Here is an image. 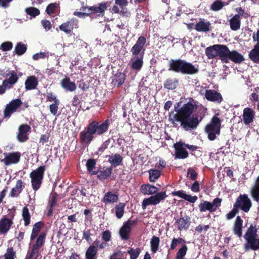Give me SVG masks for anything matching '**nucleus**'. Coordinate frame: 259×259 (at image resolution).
Returning a JSON list of instances; mask_svg holds the SVG:
<instances>
[{"mask_svg": "<svg viewBox=\"0 0 259 259\" xmlns=\"http://www.w3.org/2000/svg\"><path fill=\"white\" fill-rule=\"evenodd\" d=\"M205 53L208 59L218 57L224 63H228L231 61L235 64H240L244 60L242 55L236 50L230 51L224 45L217 44L208 47L205 49Z\"/></svg>", "mask_w": 259, "mask_h": 259, "instance_id": "f257e3e1", "label": "nucleus"}, {"mask_svg": "<svg viewBox=\"0 0 259 259\" xmlns=\"http://www.w3.org/2000/svg\"><path fill=\"white\" fill-rule=\"evenodd\" d=\"M110 126L109 119L103 122L94 120L90 121L84 130L79 134V140L83 146H88L97 137L105 135Z\"/></svg>", "mask_w": 259, "mask_h": 259, "instance_id": "f03ea898", "label": "nucleus"}, {"mask_svg": "<svg viewBox=\"0 0 259 259\" xmlns=\"http://www.w3.org/2000/svg\"><path fill=\"white\" fill-rule=\"evenodd\" d=\"M158 190L159 189L157 187L149 184H143L141 186V192L143 194H155L143 200L142 207L143 210H145L149 205H156L158 204L167 197L165 191L158 192Z\"/></svg>", "mask_w": 259, "mask_h": 259, "instance_id": "7ed1b4c3", "label": "nucleus"}, {"mask_svg": "<svg viewBox=\"0 0 259 259\" xmlns=\"http://www.w3.org/2000/svg\"><path fill=\"white\" fill-rule=\"evenodd\" d=\"M22 75V73L18 72L17 70H10L9 69L6 70L1 69L0 75L5 77L6 79L0 85V95L5 94L7 90L12 89Z\"/></svg>", "mask_w": 259, "mask_h": 259, "instance_id": "20e7f679", "label": "nucleus"}, {"mask_svg": "<svg viewBox=\"0 0 259 259\" xmlns=\"http://www.w3.org/2000/svg\"><path fill=\"white\" fill-rule=\"evenodd\" d=\"M168 70L189 75L196 74L199 71L198 68L192 63L180 59H171L169 63Z\"/></svg>", "mask_w": 259, "mask_h": 259, "instance_id": "39448f33", "label": "nucleus"}, {"mask_svg": "<svg viewBox=\"0 0 259 259\" xmlns=\"http://www.w3.org/2000/svg\"><path fill=\"white\" fill-rule=\"evenodd\" d=\"M257 232L256 225H251L246 230L244 235L246 240V243L244 244V248L246 251L259 250V238H257L258 236Z\"/></svg>", "mask_w": 259, "mask_h": 259, "instance_id": "423d86ee", "label": "nucleus"}, {"mask_svg": "<svg viewBox=\"0 0 259 259\" xmlns=\"http://www.w3.org/2000/svg\"><path fill=\"white\" fill-rule=\"evenodd\" d=\"M221 127V119L216 115L213 116L205 127V132L207 134L208 139L210 141L214 140L216 136L220 134Z\"/></svg>", "mask_w": 259, "mask_h": 259, "instance_id": "0eeeda50", "label": "nucleus"}, {"mask_svg": "<svg viewBox=\"0 0 259 259\" xmlns=\"http://www.w3.org/2000/svg\"><path fill=\"white\" fill-rule=\"evenodd\" d=\"M46 166H40L29 174L32 189L36 191L41 187L46 170Z\"/></svg>", "mask_w": 259, "mask_h": 259, "instance_id": "6e6552de", "label": "nucleus"}, {"mask_svg": "<svg viewBox=\"0 0 259 259\" xmlns=\"http://www.w3.org/2000/svg\"><path fill=\"white\" fill-rule=\"evenodd\" d=\"M46 236L47 233L45 232L40 233V235L36 239L35 243L32 245L29 253L27 255L26 259L37 258L40 255L39 249L44 246L45 243Z\"/></svg>", "mask_w": 259, "mask_h": 259, "instance_id": "1a4fd4ad", "label": "nucleus"}, {"mask_svg": "<svg viewBox=\"0 0 259 259\" xmlns=\"http://www.w3.org/2000/svg\"><path fill=\"white\" fill-rule=\"evenodd\" d=\"M233 205L239 211L248 212L252 206V202L248 196L246 194H240L237 198Z\"/></svg>", "mask_w": 259, "mask_h": 259, "instance_id": "9d476101", "label": "nucleus"}, {"mask_svg": "<svg viewBox=\"0 0 259 259\" xmlns=\"http://www.w3.org/2000/svg\"><path fill=\"white\" fill-rule=\"evenodd\" d=\"M194 110V105L191 102H188L184 104L183 106L178 110L177 112L174 115L175 120L177 121H181L185 117H188L192 115Z\"/></svg>", "mask_w": 259, "mask_h": 259, "instance_id": "9b49d317", "label": "nucleus"}, {"mask_svg": "<svg viewBox=\"0 0 259 259\" xmlns=\"http://www.w3.org/2000/svg\"><path fill=\"white\" fill-rule=\"evenodd\" d=\"M14 216V212L8 215H3L2 218L0 219V234H7L13 227Z\"/></svg>", "mask_w": 259, "mask_h": 259, "instance_id": "f8f14e48", "label": "nucleus"}, {"mask_svg": "<svg viewBox=\"0 0 259 259\" xmlns=\"http://www.w3.org/2000/svg\"><path fill=\"white\" fill-rule=\"evenodd\" d=\"M146 38L144 36H140L138 37L135 44L132 47L131 52L132 57L144 56L145 45L146 43Z\"/></svg>", "mask_w": 259, "mask_h": 259, "instance_id": "ddd939ff", "label": "nucleus"}, {"mask_svg": "<svg viewBox=\"0 0 259 259\" xmlns=\"http://www.w3.org/2000/svg\"><path fill=\"white\" fill-rule=\"evenodd\" d=\"M22 105V102L19 98L12 100L7 104L4 110V118H10L12 114L17 111Z\"/></svg>", "mask_w": 259, "mask_h": 259, "instance_id": "4468645a", "label": "nucleus"}, {"mask_svg": "<svg viewBox=\"0 0 259 259\" xmlns=\"http://www.w3.org/2000/svg\"><path fill=\"white\" fill-rule=\"evenodd\" d=\"M108 7L107 2H102L98 3L97 5L93 6H86L82 7V10L83 11H86L88 10L89 12H91V15L93 14H97L98 17H103L105 15V12L107 10Z\"/></svg>", "mask_w": 259, "mask_h": 259, "instance_id": "2eb2a0df", "label": "nucleus"}, {"mask_svg": "<svg viewBox=\"0 0 259 259\" xmlns=\"http://www.w3.org/2000/svg\"><path fill=\"white\" fill-rule=\"evenodd\" d=\"M78 27L79 20L74 17L69 19L59 26L60 30L66 34L71 33L74 29H77Z\"/></svg>", "mask_w": 259, "mask_h": 259, "instance_id": "dca6fc26", "label": "nucleus"}, {"mask_svg": "<svg viewBox=\"0 0 259 259\" xmlns=\"http://www.w3.org/2000/svg\"><path fill=\"white\" fill-rule=\"evenodd\" d=\"M4 155L5 158L1 159V161L3 162L5 165L8 166L19 163L20 160L21 154L18 151L9 153L5 152Z\"/></svg>", "mask_w": 259, "mask_h": 259, "instance_id": "f3484780", "label": "nucleus"}, {"mask_svg": "<svg viewBox=\"0 0 259 259\" xmlns=\"http://www.w3.org/2000/svg\"><path fill=\"white\" fill-rule=\"evenodd\" d=\"M178 121L181 122V126L186 131L195 129L200 123L198 118L193 115H191L188 117H185Z\"/></svg>", "mask_w": 259, "mask_h": 259, "instance_id": "a211bd4d", "label": "nucleus"}, {"mask_svg": "<svg viewBox=\"0 0 259 259\" xmlns=\"http://www.w3.org/2000/svg\"><path fill=\"white\" fill-rule=\"evenodd\" d=\"M31 127L27 124H21L18 129L16 135L17 140L20 143H24L29 139V135L31 132Z\"/></svg>", "mask_w": 259, "mask_h": 259, "instance_id": "6ab92c4d", "label": "nucleus"}, {"mask_svg": "<svg viewBox=\"0 0 259 259\" xmlns=\"http://www.w3.org/2000/svg\"><path fill=\"white\" fill-rule=\"evenodd\" d=\"M185 143L178 142L174 144L175 149V159H185L189 156L188 151L184 148Z\"/></svg>", "mask_w": 259, "mask_h": 259, "instance_id": "aec40b11", "label": "nucleus"}, {"mask_svg": "<svg viewBox=\"0 0 259 259\" xmlns=\"http://www.w3.org/2000/svg\"><path fill=\"white\" fill-rule=\"evenodd\" d=\"M175 225L179 231L187 230L191 225V218L188 216L181 217L176 219Z\"/></svg>", "mask_w": 259, "mask_h": 259, "instance_id": "412c9836", "label": "nucleus"}, {"mask_svg": "<svg viewBox=\"0 0 259 259\" xmlns=\"http://www.w3.org/2000/svg\"><path fill=\"white\" fill-rule=\"evenodd\" d=\"M205 97L208 101L218 103H221L223 101L221 94L214 90H206Z\"/></svg>", "mask_w": 259, "mask_h": 259, "instance_id": "4be33fe9", "label": "nucleus"}, {"mask_svg": "<svg viewBox=\"0 0 259 259\" xmlns=\"http://www.w3.org/2000/svg\"><path fill=\"white\" fill-rule=\"evenodd\" d=\"M254 111L250 108L244 109L243 112V121L245 125H248L253 121L254 119Z\"/></svg>", "mask_w": 259, "mask_h": 259, "instance_id": "5701e85b", "label": "nucleus"}, {"mask_svg": "<svg viewBox=\"0 0 259 259\" xmlns=\"http://www.w3.org/2000/svg\"><path fill=\"white\" fill-rule=\"evenodd\" d=\"M60 85L66 92H72L76 89L75 83L71 81L70 78L67 76L61 80Z\"/></svg>", "mask_w": 259, "mask_h": 259, "instance_id": "b1692460", "label": "nucleus"}, {"mask_svg": "<svg viewBox=\"0 0 259 259\" xmlns=\"http://www.w3.org/2000/svg\"><path fill=\"white\" fill-rule=\"evenodd\" d=\"M131 231L132 228L130 227V222L126 221L123 223L119 231V235L121 239L123 240H127L129 239Z\"/></svg>", "mask_w": 259, "mask_h": 259, "instance_id": "393cba45", "label": "nucleus"}, {"mask_svg": "<svg viewBox=\"0 0 259 259\" xmlns=\"http://www.w3.org/2000/svg\"><path fill=\"white\" fill-rule=\"evenodd\" d=\"M243 221L240 216H237L235 220L233 227V232L235 235L238 237H241L242 235Z\"/></svg>", "mask_w": 259, "mask_h": 259, "instance_id": "a878e982", "label": "nucleus"}, {"mask_svg": "<svg viewBox=\"0 0 259 259\" xmlns=\"http://www.w3.org/2000/svg\"><path fill=\"white\" fill-rule=\"evenodd\" d=\"M25 186L24 183L22 180H18L16 182L15 186L13 188L9 194V196L11 197H17L19 194L22 192Z\"/></svg>", "mask_w": 259, "mask_h": 259, "instance_id": "bb28decb", "label": "nucleus"}, {"mask_svg": "<svg viewBox=\"0 0 259 259\" xmlns=\"http://www.w3.org/2000/svg\"><path fill=\"white\" fill-rule=\"evenodd\" d=\"M45 224L42 221H39L35 223L32 227L31 234L30 235V240H34L40 235L41 229L44 227Z\"/></svg>", "mask_w": 259, "mask_h": 259, "instance_id": "cd10ccee", "label": "nucleus"}, {"mask_svg": "<svg viewBox=\"0 0 259 259\" xmlns=\"http://www.w3.org/2000/svg\"><path fill=\"white\" fill-rule=\"evenodd\" d=\"M194 28L198 32H207L210 30L211 23L209 21L201 20L195 25Z\"/></svg>", "mask_w": 259, "mask_h": 259, "instance_id": "c85d7f7f", "label": "nucleus"}, {"mask_svg": "<svg viewBox=\"0 0 259 259\" xmlns=\"http://www.w3.org/2000/svg\"><path fill=\"white\" fill-rule=\"evenodd\" d=\"M143 59L144 56L132 57L131 68L137 71L140 70L144 64Z\"/></svg>", "mask_w": 259, "mask_h": 259, "instance_id": "c756f323", "label": "nucleus"}, {"mask_svg": "<svg viewBox=\"0 0 259 259\" xmlns=\"http://www.w3.org/2000/svg\"><path fill=\"white\" fill-rule=\"evenodd\" d=\"M108 161L111 164L112 167H116L122 164L123 161V157L118 153L112 154L108 156Z\"/></svg>", "mask_w": 259, "mask_h": 259, "instance_id": "7c9ffc66", "label": "nucleus"}, {"mask_svg": "<svg viewBox=\"0 0 259 259\" xmlns=\"http://www.w3.org/2000/svg\"><path fill=\"white\" fill-rule=\"evenodd\" d=\"M38 85V80L34 76H28L25 81L26 90H32L36 88Z\"/></svg>", "mask_w": 259, "mask_h": 259, "instance_id": "2f4dec72", "label": "nucleus"}, {"mask_svg": "<svg viewBox=\"0 0 259 259\" xmlns=\"http://www.w3.org/2000/svg\"><path fill=\"white\" fill-rule=\"evenodd\" d=\"M118 194L108 191L106 193L102 199V201L105 203H113L118 200Z\"/></svg>", "mask_w": 259, "mask_h": 259, "instance_id": "473e14b6", "label": "nucleus"}, {"mask_svg": "<svg viewBox=\"0 0 259 259\" xmlns=\"http://www.w3.org/2000/svg\"><path fill=\"white\" fill-rule=\"evenodd\" d=\"M232 30L237 31L240 28L241 18L240 15H235L229 21Z\"/></svg>", "mask_w": 259, "mask_h": 259, "instance_id": "72a5a7b5", "label": "nucleus"}, {"mask_svg": "<svg viewBox=\"0 0 259 259\" xmlns=\"http://www.w3.org/2000/svg\"><path fill=\"white\" fill-rule=\"evenodd\" d=\"M249 58L254 63L259 64V43L255 44L249 52Z\"/></svg>", "mask_w": 259, "mask_h": 259, "instance_id": "f704fd0d", "label": "nucleus"}, {"mask_svg": "<svg viewBox=\"0 0 259 259\" xmlns=\"http://www.w3.org/2000/svg\"><path fill=\"white\" fill-rule=\"evenodd\" d=\"M178 85L179 80L175 78H172L170 77L167 78L163 84L164 88L168 90H175Z\"/></svg>", "mask_w": 259, "mask_h": 259, "instance_id": "c9c22d12", "label": "nucleus"}, {"mask_svg": "<svg viewBox=\"0 0 259 259\" xmlns=\"http://www.w3.org/2000/svg\"><path fill=\"white\" fill-rule=\"evenodd\" d=\"M112 167L110 166L108 167H104L103 169L100 171H97V177L100 180H104L107 179L111 176L112 173Z\"/></svg>", "mask_w": 259, "mask_h": 259, "instance_id": "e433bc0d", "label": "nucleus"}, {"mask_svg": "<svg viewBox=\"0 0 259 259\" xmlns=\"http://www.w3.org/2000/svg\"><path fill=\"white\" fill-rule=\"evenodd\" d=\"M125 78L126 75L124 73L117 72L114 75L112 82L114 86L119 87L124 83Z\"/></svg>", "mask_w": 259, "mask_h": 259, "instance_id": "4c0bfd02", "label": "nucleus"}, {"mask_svg": "<svg viewBox=\"0 0 259 259\" xmlns=\"http://www.w3.org/2000/svg\"><path fill=\"white\" fill-rule=\"evenodd\" d=\"M199 211L201 212L208 211L209 212H214L210 202L205 200H202L198 205Z\"/></svg>", "mask_w": 259, "mask_h": 259, "instance_id": "58836bf2", "label": "nucleus"}, {"mask_svg": "<svg viewBox=\"0 0 259 259\" xmlns=\"http://www.w3.org/2000/svg\"><path fill=\"white\" fill-rule=\"evenodd\" d=\"M98 248L95 245H91L85 252V259H97Z\"/></svg>", "mask_w": 259, "mask_h": 259, "instance_id": "ea45409f", "label": "nucleus"}, {"mask_svg": "<svg viewBox=\"0 0 259 259\" xmlns=\"http://www.w3.org/2000/svg\"><path fill=\"white\" fill-rule=\"evenodd\" d=\"M125 206V203L121 202L119 203L115 206V214L117 219H120L123 216Z\"/></svg>", "mask_w": 259, "mask_h": 259, "instance_id": "a19ab883", "label": "nucleus"}, {"mask_svg": "<svg viewBox=\"0 0 259 259\" xmlns=\"http://www.w3.org/2000/svg\"><path fill=\"white\" fill-rule=\"evenodd\" d=\"M22 216L24 222V226H28L30 223L31 215L29 213V209L27 206H24L23 207Z\"/></svg>", "mask_w": 259, "mask_h": 259, "instance_id": "79ce46f5", "label": "nucleus"}, {"mask_svg": "<svg viewBox=\"0 0 259 259\" xmlns=\"http://www.w3.org/2000/svg\"><path fill=\"white\" fill-rule=\"evenodd\" d=\"M149 181L155 182L161 176V171L156 169H150L148 170Z\"/></svg>", "mask_w": 259, "mask_h": 259, "instance_id": "37998d69", "label": "nucleus"}, {"mask_svg": "<svg viewBox=\"0 0 259 259\" xmlns=\"http://www.w3.org/2000/svg\"><path fill=\"white\" fill-rule=\"evenodd\" d=\"M159 238L156 236H153L150 241L151 250L153 253L157 252L159 248Z\"/></svg>", "mask_w": 259, "mask_h": 259, "instance_id": "c03bdc74", "label": "nucleus"}, {"mask_svg": "<svg viewBox=\"0 0 259 259\" xmlns=\"http://www.w3.org/2000/svg\"><path fill=\"white\" fill-rule=\"evenodd\" d=\"M27 50V45L21 42H18L15 46V52L18 56L24 54Z\"/></svg>", "mask_w": 259, "mask_h": 259, "instance_id": "a18cd8bd", "label": "nucleus"}, {"mask_svg": "<svg viewBox=\"0 0 259 259\" xmlns=\"http://www.w3.org/2000/svg\"><path fill=\"white\" fill-rule=\"evenodd\" d=\"M96 164V160L94 159H89L87 162L86 166L87 169L92 175H96L98 173V171L93 170V169L95 168Z\"/></svg>", "mask_w": 259, "mask_h": 259, "instance_id": "49530a36", "label": "nucleus"}, {"mask_svg": "<svg viewBox=\"0 0 259 259\" xmlns=\"http://www.w3.org/2000/svg\"><path fill=\"white\" fill-rule=\"evenodd\" d=\"M188 249V248L187 245L185 244H183L176 253V258L184 259V257L186 254Z\"/></svg>", "mask_w": 259, "mask_h": 259, "instance_id": "de8ad7c7", "label": "nucleus"}, {"mask_svg": "<svg viewBox=\"0 0 259 259\" xmlns=\"http://www.w3.org/2000/svg\"><path fill=\"white\" fill-rule=\"evenodd\" d=\"M110 259H126V254L125 252L117 250L110 255Z\"/></svg>", "mask_w": 259, "mask_h": 259, "instance_id": "09e8293b", "label": "nucleus"}, {"mask_svg": "<svg viewBox=\"0 0 259 259\" xmlns=\"http://www.w3.org/2000/svg\"><path fill=\"white\" fill-rule=\"evenodd\" d=\"M224 6V2L220 0H216L211 4L210 8L213 11H218L221 10Z\"/></svg>", "mask_w": 259, "mask_h": 259, "instance_id": "8fccbe9b", "label": "nucleus"}, {"mask_svg": "<svg viewBox=\"0 0 259 259\" xmlns=\"http://www.w3.org/2000/svg\"><path fill=\"white\" fill-rule=\"evenodd\" d=\"M127 253L130 254V259H137L141 253V249L139 248L136 249L130 248L127 250Z\"/></svg>", "mask_w": 259, "mask_h": 259, "instance_id": "3c124183", "label": "nucleus"}, {"mask_svg": "<svg viewBox=\"0 0 259 259\" xmlns=\"http://www.w3.org/2000/svg\"><path fill=\"white\" fill-rule=\"evenodd\" d=\"M110 142L111 141L110 139L105 141L98 148L97 151L96 152V154L99 155H101L104 151L108 148Z\"/></svg>", "mask_w": 259, "mask_h": 259, "instance_id": "603ef678", "label": "nucleus"}, {"mask_svg": "<svg viewBox=\"0 0 259 259\" xmlns=\"http://www.w3.org/2000/svg\"><path fill=\"white\" fill-rule=\"evenodd\" d=\"M251 195L253 200L257 202H259V185H256L251 189Z\"/></svg>", "mask_w": 259, "mask_h": 259, "instance_id": "864d4df0", "label": "nucleus"}, {"mask_svg": "<svg viewBox=\"0 0 259 259\" xmlns=\"http://www.w3.org/2000/svg\"><path fill=\"white\" fill-rule=\"evenodd\" d=\"M16 257V253L12 247H8L4 254V259H14Z\"/></svg>", "mask_w": 259, "mask_h": 259, "instance_id": "5fc2aeb1", "label": "nucleus"}, {"mask_svg": "<svg viewBox=\"0 0 259 259\" xmlns=\"http://www.w3.org/2000/svg\"><path fill=\"white\" fill-rule=\"evenodd\" d=\"M206 112V108L202 106L198 109L196 114L193 115L195 116V117L198 118V121L200 122L205 117Z\"/></svg>", "mask_w": 259, "mask_h": 259, "instance_id": "6e6d98bb", "label": "nucleus"}, {"mask_svg": "<svg viewBox=\"0 0 259 259\" xmlns=\"http://www.w3.org/2000/svg\"><path fill=\"white\" fill-rule=\"evenodd\" d=\"M25 12L27 15L35 17L39 15V10L34 7H28L25 9Z\"/></svg>", "mask_w": 259, "mask_h": 259, "instance_id": "4d7b16f0", "label": "nucleus"}, {"mask_svg": "<svg viewBox=\"0 0 259 259\" xmlns=\"http://www.w3.org/2000/svg\"><path fill=\"white\" fill-rule=\"evenodd\" d=\"M185 240L181 237H179L178 238H174L170 244V249L171 250H174L176 248L177 246L179 244H185Z\"/></svg>", "mask_w": 259, "mask_h": 259, "instance_id": "13d9d810", "label": "nucleus"}, {"mask_svg": "<svg viewBox=\"0 0 259 259\" xmlns=\"http://www.w3.org/2000/svg\"><path fill=\"white\" fill-rule=\"evenodd\" d=\"M59 7V4L57 3L50 4L47 7L46 12L49 15H52L55 13V10Z\"/></svg>", "mask_w": 259, "mask_h": 259, "instance_id": "bf43d9fd", "label": "nucleus"}, {"mask_svg": "<svg viewBox=\"0 0 259 259\" xmlns=\"http://www.w3.org/2000/svg\"><path fill=\"white\" fill-rule=\"evenodd\" d=\"M12 48L13 44L11 41L4 42L0 46V49L5 52L10 51Z\"/></svg>", "mask_w": 259, "mask_h": 259, "instance_id": "052dcab7", "label": "nucleus"}, {"mask_svg": "<svg viewBox=\"0 0 259 259\" xmlns=\"http://www.w3.org/2000/svg\"><path fill=\"white\" fill-rule=\"evenodd\" d=\"M59 104L60 102L54 103L49 106L50 112L54 116L56 115L57 114Z\"/></svg>", "mask_w": 259, "mask_h": 259, "instance_id": "680f3d73", "label": "nucleus"}, {"mask_svg": "<svg viewBox=\"0 0 259 259\" xmlns=\"http://www.w3.org/2000/svg\"><path fill=\"white\" fill-rule=\"evenodd\" d=\"M187 175L189 176V178L191 180H196L198 177V174L196 171L191 167H189L187 170Z\"/></svg>", "mask_w": 259, "mask_h": 259, "instance_id": "e2e57ef3", "label": "nucleus"}, {"mask_svg": "<svg viewBox=\"0 0 259 259\" xmlns=\"http://www.w3.org/2000/svg\"><path fill=\"white\" fill-rule=\"evenodd\" d=\"M239 211L233 205V209L226 214V219L228 220L232 219L239 213Z\"/></svg>", "mask_w": 259, "mask_h": 259, "instance_id": "0e129e2a", "label": "nucleus"}, {"mask_svg": "<svg viewBox=\"0 0 259 259\" xmlns=\"http://www.w3.org/2000/svg\"><path fill=\"white\" fill-rule=\"evenodd\" d=\"M57 194L56 193H54L52 195L51 200L50 202V208L49 209V212L51 213L53 210V207L55 206L57 203Z\"/></svg>", "mask_w": 259, "mask_h": 259, "instance_id": "69168bd1", "label": "nucleus"}, {"mask_svg": "<svg viewBox=\"0 0 259 259\" xmlns=\"http://www.w3.org/2000/svg\"><path fill=\"white\" fill-rule=\"evenodd\" d=\"M102 239L105 242H108L111 239V233L110 231L107 230L102 232Z\"/></svg>", "mask_w": 259, "mask_h": 259, "instance_id": "338daca9", "label": "nucleus"}, {"mask_svg": "<svg viewBox=\"0 0 259 259\" xmlns=\"http://www.w3.org/2000/svg\"><path fill=\"white\" fill-rule=\"evenodd\" d=\"M222 202V199L217 197L214 199L212 202H211V205L212 206V208L213 210L215 211L217 208L221 206V204Z\"/></svg>", "mask_w": 259, "mask_h": 259, "instance_id": "774afa93", "label": "nucleus"}]
</instances>
